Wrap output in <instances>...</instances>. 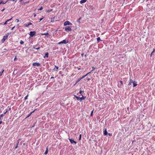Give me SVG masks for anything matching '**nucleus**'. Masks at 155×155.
<instances>
[{
	"label": "nucleus",
	"instance_id": "55",
	"mask_svg": "<svg viewBox=\"0 0 155 155\" xmlns=\"http://www.w3.org/2000/svg\"><path fill=\"white\" fill-rule=\"evenodd\" d=\"M74 97H76H76H77V96H76V95H74Z\"/></svg>",
	"mask_w": 155,
	"mask_h": 155
},
{
	"label": "nucleus",
	"instance_id": "9",
	"mask_svg": "<svg viewBox=\"0 0 155 155\" xmlns=\"http://www.w3.org/2000/svg\"><path fill=\"white\" fill-rule=\"evenodd\" d=\"M32 25V23L30 22L28 24H24V25L26 27H28V26Z\"/></svg>",
	"mask_w": 155,
	"mask_h": 155
},
{
	"label": "nucleus",
	"instance_id": "44",
	"mask_svg": "<svg viewBox=\"0 0 155 155\" xmlns=\"http://www.w3.org/2000/svg\"><path fill=\"white\" fill-rule=\"evenodd\" d=\"M79 97L77 96V97H76V98H77V100H78V99H79Z\"/></svg>",
	"mask_w": 155,
	"mask_h": 155
},
{
	"label": "nucleus",
	"instance_id": "11",
	"mask_svg": "<svg viewBox=\"0 0 155 155\" xmlns=\"http://www.w3.org/2000/svg\"><path fill=\"white\" fill-rule=\"evenodd\" d=\"M133 86L134 87H135V86L137 85V82L135 81H134L133 83Z\"/></svg>",
	"mask_w": 155,
	"mask_h": 155
},
{
	"label": "nucleus",
	"instance_id": "4",
	"mask_svg": "<svg viewBox=\"0 0 155 155\" xmlns=\"http://www.w3.org/2000/svg\"><path fill=\"white\" fill-rule=\"evenodd\" d=\"M68 41H66L65 40H64L62 41H61L59 42L58 44H61V45L64 44H66L67 43H68Z\"/></svg>",
	"mask_w": 155,
	"mask_h": 155
},
{
	"label": "nucleus",
	"instance_id": "42",
	"mask_svg": "<svg viewBox=\"0 0 155 155\" xmlns=\"http://www.w3.org/2000/svg\"><path fill=\"white\" fill-rule=\"evenodd\" d=\"M17 59V58H16V57H15L14 59V61H15Z\"/></svg>",
	"mask_w": 155,
	"mask_h": 155
},
{
	"label": "nucleus",
	"instance_id": "59",
	"mask_svg": "<svg viewBox=\"0 0 155 155\" xmlns=\"http://www.w3.org/2000/svg\"><path fill=\"white\" fill-rule=\"evenodd\" d=\"M118 86L119 87H120L121 86H119V85H118Z\"/></svg>",
	"mask_w": 155,
	"mask_h": 155
},
{
	"label": "nucleus",
	"instance_id": "52",
	"mask_svg": "<svg viewBox=\"0 0 155 155\" xmlns=\"http://www.w3.org/2000/svg\"><path fill=\"white\" fill-rule=\"evenodd\" d=\"M87 81H89L90 80V79L89 78H87Z\"/></svg>",
	"mask_w": 155,
	"mask_h": 155
},
{
	"label": "nucleus",
	"instance_id": "15",
	"mask_svg": "<svg viewBox=\"0 0 155 155\" xmlns=\"http://www.w3.org/2000/svg\"><path fill=\"white\" fill-rule=\"evenodd\" d=\"M37 45H35L34 46L33 48L34 49H37V50H38L40 48V47L37 48Z\"/></svg>",
	"mask_w": 155,
	"mask_h": 155
},
{
	"label": "nucleus",
	"instance_id": "35",
	"mask_svg": "<svg viewBox=\"0 0 155 155\" xmlns=\"http://www.w3.org/2000/svg\"><path fill=\"white\" fill-rule=\"evenodd\" d=\"M44 18V17H43L42 18H40V19L39 22H40Z\"/></svg>",
	"mask_w": 155,
	"mask_h": 155
},
{
	"label": "nucleus",
	"instance_id": "46",
	"mask_svg": "<svg viewBox=\"0 0 155 155\" xmlns=\"http://www.w3.org/2000/svg\"><path fill=\"white\" fill-rule=\"evenodd\" d=\"M8 107L9 108L8 110H11V107Z\"/></svg>",
	"mask_w": 155,
	"mask_h": 155
},
{
	"label": "nucleus",
	"instance_id": "26",
	"mask_svg": "<svg viewBox=\"0 0 155 155\" xmlns=\"http://www.w3.org/2000/svg\"><path fill=\"white\" fill-rule=\"evenodd\" d=\"M55 67L56 68V70H55V71H58V67L56 66V65H55Z\"/></svg>",
	"mask_w": 155,
	"mask_h": 155
},
{
	"label": "nucleus",
	"instance_id": "43",
	"mask_svg": "<svg viewBox=\"0 0 155 155\" xmlns=\"http://www.w3.org/2000/svg\"><path fill=\"white\" fill-rule=\"evenodd\" d=\"M92 68L93 70L92 71H93L95 69V68L94 67H92Z\"/></svg>",
	"mask_w": 155,
	"mask_h": 155
},
{
	"label": "nucleus",
	"instance_id": "10",
	"mask_svg": "<svg viewBox=\"0 0 155 155\" xmlns=\"http://www.w3.org/2000/svg\"><path fill=\"white\" fill-rule=\"evenodd\" d=\"M7 38V37H5L4 36H3V38H2V42H4L5 41V40L7 38Z\"/></svg>",
	"mask_w": 155,
	"mask_h": 155
},
{
	"label": "nucleus",
	"instance_id": "48",
	"mask_svg": "<svg viewBox=\"0 0 155 155\" xmlns=\"http://www.w3.org/2000/svg\"><path fill=\"white\" fill-rule=\"evenodd\" d=\"M31 115V114L30 113V114L29 115H28L26 118L29 117Z\"/></svg>",
	"mask_w": 155,
	"mask_h": 155
},
{
	"label": "nucleus",
	"instance_id": "7",
	"mask_svg": "<svg viewBox=\"0 0 155 155\" xmlns=\"http://www.w3.org/2000/svg\"><path fill=\"white\" fill-rule=\"evenodd\" d=\"M32 65L33 66H39L40 65V64L39 63L34 62L33 64Z\"/></svg>",
	"mask_w": 155,
	"mask_h": 155
},
{
	"label": "nucleus",
	"instance_id": "33",
	"mask_svg": "<svg viewBox=\"0 0 155 155\" xmlns=\"http://www.w3.org/2000/svg\"><path fill=\"white\" fill-rule=\"evenodd\" d=\"M93 112V110L91 111V116H92Z\"/></svg>",
	"mask_w": 155,
	"mask_h": 155
},
{
	"label": "nucleus",
	"instance_id": "40",
	"mask_svg": "<svg viewBox=\"0 0 155 155\" xmlns=\"http://www.w3.org/2000/svg\"><path fill=\"white\" fill-rule=\"evenodd\" d=\"M120 83L121 84H123V81H120Z\"/></svg>",
	"mask_w": 155,
	"mask_h": 155
},
{
	"label": "nucleus",
	"instance_id": "36",
	"mask_svg": "<svg viewBox=\"0 0 155 155\" xmlns=\"http://www.w3.org/2000/svg\"><path fill=\"white\" fill-rule=\"evenodd\" d=\"M82 91L81 90H80L79 91V93L80 94H81V93L82 92Z\"/></svg>",
	"mask_w": 155,
	"mask_h": 155
},
{
	"label": "nucleus",
	"instance_id": "16",
	"mask_svg": "<svg viewBox=\"0 0 155 155\" xmlns=\"http://www.w3.org/2000/svg\"><path fill=\"white\" fill-rule=\"evenodd\" d=\"M19 140H18V142L17 143H16V145L15 146V149L17 148L18 147V143H19Z\"/></svg>",
	"mask_w": 155,
	"mask_h": 155
},
{
	"label": "nucleus",
	"instance_id": "45",
	"mask_svg": "<svg viewBox=\"0 0 155 155\" xmlns=\"http://www.w3.org/2000/svg\"><path fill=\"white\" fill-rule=\"evenodd\" d=\"M5 8H4L3 9H2V10H1V11L2 12H3L4 11V10H5Z\"/></svg>",
	"mask_w": 155,
	"mask_h": 155
},
{
	"label": "nucleus",
	"instance_id": "18",
	"mask_svg": "<svg viewBox=\"0 0 155 155\" xmlns=\"http://www.w3.org/2000/svg\"><path fill=\"white\" fill-rule=\"evenodd\" d=\"M107 130L106 129L105 130L104 132V135H106L107 134Z\"/></svg>",
	"mask_w": 155,
	"mask_h": 155
},
{
	"label": "nucleus",
	"instance_id": "49",
	"mask_svg": "<svg viewBox=\"0 0 155 155\" xmlns=\"http://www.w3.org/2000/svg\"><path fill=\"white\" fill-rule=\"evenodd\" d=\"M8 112V110H6L5 112H4V114H5Z\"/></svg>",
	"mask_w": 155,
	"mask_h": 155
},
{
	"label": "nucleus",
	"instance_id": "28",
	"mask_svg": "<svg viewBox=\"0 0 155 155\" xmlns=\"http://www.w3.org/2000/svg\"><path fill=\"white\" fill-rule=\"evenodd\" d=\"M81 134H80L79 135V140H81Z\"/></svg>",
	"mask_w": 155,
	"mask_h": 155
},
{
	"label": "nucleus",
	"instance_id": "58",
	"mask_svg": "<svg viewBox=\"0 0 155 155\" xmlns=\"http://www.w3.org/2000/svg\"><path fill=\"white\" fill-rule=\"evenodd\" d=\"M4 50H6V48L4 49Z\"/></svg>",
	"mask_w": 155,
	"mask_h": 155
},
{
	"label": "nucleus",
	"instance_id": "13",
	"mask_svg": "<svg viewBox=\"0 0 155 155\" xmlns=\"http://www.w3.org/2000/svg\"><path fill=\"white\" fill-rule=\"evenodd\" d=\"M133 80L131 79H130V82L128 83V85H130L132 83H133Z\"/></svg>",
	"mask_w": 155,
	"mask_h": 155
},
{
	"label": "nucleus",
	"instance_id": "34",
	"mask_svg": "<svg viewBox=\"0 0 155 155\" xmlns=\"http://www.w3.org/2000/svg\"><path fill=\"white\" fill-rule=\"evenodd\" d=\"M51 11H52V9H51L50 10H48L47 11V12H51Z\"/></svg>",
	"mask_w": 155,
	"mask_h": 155
},
{
	"label": "nucleus",
	"instance_id": "25",
	"mask_svg": "<svg viewBox=\"0 0 155 155\" xmlns=\"http://www.w3.org/2000/svg\"><path fill=\"white\" fill-rule=\"evenodd\" d=\"M9 33H7V34H6L5 35H4V36L5 37H7V38H8V35H9Z\"/></svg>",
	"mask_w": 155,
	"mask_h": 155
},
{
	"label": "nucleus",
	"instance_id": "47",
	"mask_svg": "<svg viewBox=\"0 0 155 155\" xmlns=\"http://www.w3.org/2000/svg\"><path fill=\"white\" fill-rule=\"evenodd\" d=\"M34 16L35 17L36 16V15L35 14H34Z\"/></svg>",
	"mask_w": 155,
	"mask_h": 155
},
{
	"label": "nucleus",
	"instance_id": "2",
	"mask_svg": "<svg viewBox=\"0 0 155 155\" xmlns=\"http://www.w3.org/2000/svg\"><path fill=\"white\" fill-rule=\"evenodd\" d=\"M81 95L82 96L81 97H79V99L78 101H79L80 102H81L82 101V100H84L86 97L85 96H84L82 94H81Z\"/></svg>",
	"mask_w": 155,
	"mask_h": 155
},
{
	"label": "nucleus",
	"instance_id": "38",
	"mask_svg": "<svg viewBox=\"0 0 155 155\" xmlns=\"http://www.w3.org/2000/svg\"><path fill=\"white\" fill-rule=\"evenodd\" d=\"M88 74H86V75H85L84 76H83V78H85L86 76Z\"/></svg>",
	"mask_w": 155,
	"mask_h": 155
},
{
	"label": "nucleus",
	"instance_id": "31",
	"mask_svg": "<svg viewBox=\"0 0 155 155\" xmlns=\"http://www.w3.org/2000/svg\"><path fill=\"white\" fill-rule=\"evenodd\" d=\"M28 95H27L25 97V100H27L28 99Z\"/></svg>",
	"mask_w": 155,
	"mask_h": 155
},
{
	"label": "nucleus",
	"instance_id": "5",
	"mask_svg": "<svg viewBox=\"0 0 155 155\" xmlns=\"http://www.w3.org/2000/svg\"><path fill=\"white\" fill-rule=\"evenodd\" d=\"M36 34V32L35 31H31L30 32L29 35L31 37H33Z\"/></svg>",
	"mask_w": 155,
	"mask_h": 155
},
{
	"label": "nucleus",
	"instance_id": "51",
	"mask_svg": "<svg viewBox=\"0 0 155 155\" xmlns=\"http://www.w3.org/2000/svg\"><path fill=\"white\" fill-rule=\"evenodd\" d=\"M35 110H34V111H33L32 112L31 114L32 113H34L35 111Z\"/></svg>",
	"mask_w": 155,
	"mask_h": 155
},
{
	"label": "nucleus",
	"instance_id": "19",
	"mask_svg": "<svg viewBox=\"0 0 155 155\" xmlns=\"http://www.w3.org/2000/svg\"><path fill=\"white\" fill-rule=\"evenodd\" d=\"M4 116L3 114H2L0 116V120H2V117Z\"/></svg>",
	"mask_w": 155,
	"mask_h": 155
},
{
	"label": "nucleus",
	"instance_id": "60",
	"mask_svg": "<svg viewBox=\"0 0 155 155\" xmlns=\"http://www.w3.org/2000/svg\"><path fill=\"white\" fill-rule=\"evenodd\" d=\"M23 0H20V2H21V1H23Z\"/></svg>",
	"mask_w": 155,
	"mask_h": 155
},
{
	"label": "nucleus",
	"instance_id": "37",
	"mask_svg": "<svg viewBox=\"0 0 155 155\" xmlns=\"http://www.w3.org/2000/svg\"><path fill=\"white\" fill-rule=\"evenodd\" d=\"M15 21H17V22H18L19 21V20L18 19H16Z\"/></svg>",
	"mask_w": 155,
	"mask_h": 155
},
{
	"label": "nucleus",
	"instance_id": "24",
	"mask_svg": "<svg viewBox=\"0 0 155 155\" xmlns=\"http://www.w3.org/2000/svg\"><path fill=\"white\" fill-rule=\"evenodd\" d=\"M48 148L47 147V149H46V150L45 151V154H47V153H48Z\"/></svg>",
	"mask_w": 155,
	"mask_h": 155
},
{
	"label": "nucleus",
	"instance_id": "22",
	"mask_svg": "<svg viewBox=\"0 0 155 155\" xmlns=\"http://www.w3.org/2000/svg\"><path fill=\"white\" fill-rule=\"evenodd\" d=\"M6 2H5V1H2L0 2V5L1 4H5L6 3Z\"/></svg>",
	"mask_w": 155,
	"mask_h": 155
},
{
	"label": "nucleus",
	"instance_id": "6",
	"mask_svg": "<svg viewBox=\"0 0 155 155\" xmlns=\"http://www.w3.org/2000/svg\"><path fill=\"white\" fill-rule=\"evenodd\" d=\"M68 139L69 140L70 142H71V144H73V143L76 144L77 143L76 142L74 141V140L73 139L69 138Z\"/></svg>",
	"mask_w": 155,
	"mask_h": 155
},
{
	"label": "nucleus",
	"instance_id": "39",
	"mask_svg": "<svg viewBox=\"0 0 155 155\" xmlns=\"http://www.w3.org/2000/svg\"><path fill=\"white\" fill-rule=\"evenodd\" d=\"M108 135L110 136H112V134L111 133H109L108 134Z\"/></svg>",
	"mask_w": 155,
	"mask_h": 155
},
{
	"label": "nucleus",
	"instance_id": "30",
	"mask_svg": "<svg viewBox=\"0 0 155 155\" xmlns=\"http://www.w3.org/2000/svg\"><path fill=\"white\" fill-rule=\"evenodd\" d=\"M154 51H155V49H153V52L151 53V54H150V56H152V54H153V53L154 52Z\"/></svg>",
	"mask_w": 155,
	"mask_h": 155
},
{
	"label": "nucleus",
	"instance_id": "17",
	"mask_svg": "<svg viewBox=\"0 0 155 155\" xmlns=\"http://www.w3.org/2000/svg\"><path fill=\"white\" fill-rule=\"evenodd\" d=\"M83 78V77H82L81 78H78V80H77V83H77L79 82L81 79H83V78Z\"/></svg>",
	"mask_w": 155,
	"mask_h": 155
},
{
	"label": "nucleus",
	"instance_id": "27",
	"mask_svg": "<svg viewBox=\"0 0 155 155\" xmlns=\"http://www.w3.org/2000/svg\"><path fill=\"white\" fill-rule=\"evenodd\" d=\"M24 41H22V40H21V41H20V44H21L22 45V44H24Z\"/></svg>",
	"mask_w": 155,
	"mask_h": 155
},
{
	"label": "nucleus",
	"instance_id": "54",
	"mask_svg": "<svg viewBox=\"0 0 155 155\" xmlns=\"http://www.w3.org/2000/svg\"><path fill=\"white\" fill-rule=\"evenodd\" d=\"M91 71L89 72V73H87V74H90V73H91Z\"/></svg>",
	"mask_w": 155,
	"mask_h": 155
},
{
	"label": "nucleus",
	"instance_id": "1",
	"mask_svg": "<svg viewBox=\"0 0 155 155\" xmlns=\"http://www.w3.org/2000/svg\"><path fill=\"white\" fill-rule=\"evenodd\" d=\"M72 24L70 22L68 21H66L65 22H64V26H66L67 25H72Z\"/></svg>",
	"mask_w": 155,
	"mask_h": 155
},
{
	"label": "nucleus",
	"instance_id": "56",
	"mask_svg": "<svg viewBox=\"0 0 155 155\" xmlns=\"http://www.w3.org/2000/svg\"><path fill=\"white\" fill-rule=\"evenodd\" d=\"M29 2H25V4H26V3H28Z\"/></svg>",
	"mask_w": 155,
	"mask_h": 155
},
{
	"label": "nucleus",
	"instance_id": "41",
	"mask_svg": "<svg viewBox=\"0 0 155 155\" xmlns=\"http://www.w3.org/2000/svg\"><path fill=\"white\" fill-rule=\"evenodd\" d=\"M15 28V26H14V27H12V28L11 29V30H13Z\"/></svg>",
	"mask_w": 155,
	"mask_h": 155
},
{
	"label": "nucleus",
	"instance_id": "32",
	"mask_svg": "<svg viewBox=\"0 0 155 155\" xmlns=\"http://www.w3.org/2000/svg\"><path fill=\"white\" fill-rule=\"evenodd\" d=\"M43 8L42 7H41L38 9V10H41Z\"/></svg>",
	"mask_w": 155,
	"mask_h": 155
},
{
	"label": "nucleus",
	"instance_id": "23",
	"mask_svg": "<svg viewBox=\"0 0 155 155\" xmlns=\"http://www.w3.org/2000/svg\"><path fill=\"white\" fill-rule=\"evenodd\" d=\"M97 40L98 43L99 41L101 40L100 37H99L97 38Z\"/></svg>",
	"mask_w": 155,
	"mask_h": 155
},
{
	"label": "nucleus",
	"instance_id": "3",
	"mask_svg": "<svg viewBox=\"0 0 155 155\" xmlns=\"http://www.w3.org/2000/svg\"><path fill=\"white\" fill-rule=\"evenodd\" d=\"M65 30L68 32L71 31V29L70 26H66L65 28Z\"/></svg>",
	"mask_w": 155,
	"mask_h": 155
},
{
	"label": "nucleus",
	"instance_id": "14",
	"mask_svg": "<svg viewBox=\"0 0 155 155\" xmlns=\"http://www.w3.org/2000/svg\"><path fill=\"white\" fill-rule=\"evenodd\" d=\"M87 0H82L80 1V2L81 4H83Z\"/></svg>",
	"mask_w": 155,
	"mask_h": 155
},
{
	"label": "nucleus",
	"instance_id": "20",
	"mask_svg": "<svg viewBox=\"0 0 155 155\" xmlns=\"http://www.w3.org/2000/svg\"><path fill=\"white\" fill-rule=\"evenodd\" d=\"M41 35H48V32H46V33H44L41 34Z\"/></svg>",
	"mask_w": 155,
	"mask_h": 155
},
{
	"label": "nucleus",
	"instance_id": "8",
	"mask_svg": "<svg viewBox=\"0 0 155 155\" xmlns=\"http://www.w3.org/2000/svg\"><path fill=\"white\" fill-rule=\"evenodd\" d=\"M12 18L10 19H8V20H7L5 22V23H4L3 24V25H6L8 23V22L10 21H11V20H12Z\"/></svg>",
	"mask_w": 155,
	"mask_h": 155
},
{
	"label": "nucleus",
	"instance_id": "21",
	"mask_svg": "<svg viewBox=\"0 0 155 155\" xmlns=\"http://www.w3.org/2000/svg\"><path fill=\"white\" fill-rule=\"evenodd\" d=\"M4 71V70L3 69H2V71L0 72V76H1L2 75V74Z\"/></svg>",
	"mask_w": 155,
	"mask_h": 155
},
{
	"label": "nucleus",
	"instance_id": "53",
	"mask_svg": "<svg viewBox=\"0 0 155 155\" xmlns=\"http://www.w3.org/2000/svg\"><path fill=\"white\" fill-rule=\"evenodd\" d=\"M81 55L82 56H83V55H84V53H82L81 54Z\"/></svg>",
	"mask_w": 155,
	"mask_h": 155
},
{
	"label": "nucleus",
	"instance_id": "57",
	"mask_svg": "<svg viewBox=\"0 0 155 155\" xmlns=\"http://www.w3.org/2000/svg\"><path fill=\"white\" fill-rule=\"evenodd\" d=\"M52 78H54L53 77H51V79H52Z\"/></svg>",
	"mask_w": 155,
	"mask_h": 155
},
{
	"label": "nucleus",
	"instance_id": "12",
	"mask_svg": "<svg viewBox=\"0 0 155 155\" xmlns=\"http://www.w3.org/2000/svg\"><path fill=\"white\" fill-rule=\"evenodd\" d=\"M49 54L48 52H46L45 53V56H44V58H48V57Z\"/></svg>",
	"mask_w": 155,
	"mask_h": 155
},
{
	"label": "nucleus",
	"instance_id": "29",
	"mask_svg": "<svg viewBox=\"0 0 155 155\" xmlns=\"http://www.w3.org/2000/svg\"><path fill=\"white\" fill-rule=\"evenodd\" d=\"M81 18H80L77 21H78L79 23H80V20L81 19Z\"/></svg>",
	"mask_w": 155,
	"mask_h": 155
},
{
	"label": "nucleus",
	"instance_id": "50",
	"mask_svg": "<svg viewBox=\"0 0 155 155\" xmlns=\"http://www.w3.org/2000/svg\"><path fill=\"white\" fill-rule=\"evenodd\" d=\"M2 123V120H0V124H1Z\"/></svg>",
	"mask_w": 155,
	"mask_h": 155
}]
</instances>
